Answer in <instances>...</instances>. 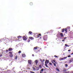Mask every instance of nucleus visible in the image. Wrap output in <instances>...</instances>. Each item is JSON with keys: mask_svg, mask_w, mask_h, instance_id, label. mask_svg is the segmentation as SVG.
Segmentation results:
<instances>
[{"mask_svg": "<svg viewBox=\"0 0 73 73\" xmlns=\"http://www.w3.org/2000/svg\"><path fill=\"white\" fill-rule=\"evenodd\" d=\"M30 73H35L34 72H33V71H30Z\"/></svg>", "mask_w": 73, "mask_h": 73, "instance_id": "32", "label": "nucleus"}, {"mask_svg": "<svg viewBox=\"0 0 73 73\" xmlns=\"http://www.w3.org/2000/svg\"><path fill=\"white\" fill-rule=\"evenodd\" d=\"M27 41H28V42H30V40H29V39L28 40H27Z\"/></svg>", "mask_w": 73, "mask_h": 73, "instance_id": "36", "label": "nucleus"}, {"mask_svg": "<svg viewBox=\"0 0 73 73\" xmlns=\"http://www.w3.org/2000/svg\"><path fill=\"white\" fill-rule=\"evenodd\" d=\"M9 56L11 57H13V54H10L9 55Z\"/></svg>", "mask_w": 73, "mask_h": 73, "instance_id": "15", "label": "nucleus"}, {"mask_svg": "<svg viewBox=\"0 0 73 73\" xmlns=\"http://www.w3.org/2000/svg\"><path fill=\"white\" fill-rule=\"evenodd\" d=\"M28 63L30 65L32 64V60H29L28 61Z\"/></svg>", "mask_w": 73, "mask_h": 73, "instance_id": "4", "label": "nucleus"}, {"mask_svg": "<svg viewBox=\"0 0 73 73\" xmlns=\"http://www.w3.org/2000/svg\"><path fill=\"white\" fill-rule=\"evenodd\" d=\"M23 40H27V38L25 36H23Z\"/></svg>", "mask_w": 73, "mask_h": 73, "instance_id": "7", "label": "nucleus"}, {"mask_svg": "<svg viewBox=\"0 0 73 73\" xmlns=\"http://www.w3.org/2000/svg\"><path fill=\"white\" fill-rule=\"evenodd\" d=\"M30 5L31 6L33 5V3L32 2H31L30 3Z\"/></svg>", "mask_w": 73, "mask_h": 73, "instance_id": "16", "label": "nucleus"}, {"mask_svg": "<svg viewBox=\"0 0 73 73\" xmlns=\"http://www.w3.org/2000/svg\"><path fill=\"white\" fill-rule=\"evenodd\" d=\"M40 60L41 62V63H43V62H43L42 60H41V59H40Z\"/></svg>", "mask_w": 73, "mask_h": 73, "instance_id": "14", "label": "nucleus"}, {"mask_svg": "<svg viewBox=\"0 0 73 73\" xmlns=\"http://www.w3.org/2000/svg\"><path fill=\"white\" fill-rule=\"evenodd\" d=\"M72 61H73V59H72L70 60V62H72Z\"/></svg>", "mask_w": 73, "mask_h": 73, "instance_id": "17", "label": "nucleus"}, {"mask_svg": "<svg viewBox=\"0 0 73 73\" xmlns=\"http://www.w3.org/2000/svg\"><path fill=\"white\" fill-rule=\"evenodd\" d=\"M35 67L36 70H37V71L39 70V67L37 66H36Z\"/></svg>", "mask_w": 73, "mask_h": 73, "instance_id": "5", "label": "nucleus"}, {"mask_svg": "<svg viewBox=\"0 0 73 73\" xmlns=\"http://www.w3.org/2000/svg\"><path fill=\"white\" fill-rule=\"evenodd\" d=\"M17 57H18V56H17L16 55L15 56V60H17Z\"/></svg>", "mask_w": 73, "mask_h": 73, "instance_id": "21", "label": "nucleus"}, {"mask_svg": "<svg viewBox=\"0 0 73 73\" xmlns=\"http://www.w3.org/2000/svg\"><path fill=\"white\" fill-rule=\"evenodd\" d=\"M65 46H68V45L67 44H66L65 45Z\"/></svg>", "mask_w": 73, "mask_h": 73, "instance_id": "37", "label": "nucleus"}, {"mask_svg": "<svg viewBox=\"0 0 73 73\" xmlns=\"http://www.w3.org/2000/svg\"><path fill=\"white\" fill-rule=\"evenodd\" d=\"M9 53H10V54H12V52H9Z\"/></svg>", "mask_w": 73, "mask_h": 73, "instance_id": "38", "label": "nucleus"}, {"mask_svg": "<svg viewBox=\"0 0 73 73\" xmlns=\"http://www.w3.org/2000/svg\"><path fill=\"white\" fill-rule=\"evenodd\" d=\"M71 57V56H70V55H68V57Z\"/></svg>", "mask_w": 73, "mask_h": 73, "instance_id": "39", "label": "nucleus"}, {"mask_svg": "<svg viewBox=\"0 0 73 73\" xmlns=\"http://www.w3.org/2000/svg\"><path fill=\"white\" fill-rule=\"evenodd\" d=\"M8 50L9 51H12V50H13V48H10L8 49Z\"/></svg>", "mask_w": 73, "mask_h": 73, "instance_id": "6", "label": "nucleus"}, {"mask_svg": "<svg viewBox=\"0 0 73 73\" xmlns=\"http://www.w3.org/2000/svg\"><path fill=\"white\" fill-rule=\"evenodd\" d=\"M39 67L40 69H42V67L41 66V65L40 64L39 65Z\"/></svg>", "mask_w": 73, "mask_h": 73, "instance_id": "13", "label": "nucleus"}, {"mask_svg": "<svg viewBox=\"0 0 73 73\" xmlns=\"http://www.w3.org/2000/svg\"><path fill=\"white\" fill-rule=\"evenodd\" d=\"M40 73H42V72L41 71H40Z\"/></svg>", "mask_w": 73, "mask_h": 73, "instance_id": "49", "label": "nucleus"}, {"mask_svg": "<svg viewBox=\"0 0 73 73\" xmlns=\"http://www.w3.org/2000/svg\"><path fill=\"white\" fill-rule=\"evenodd\" d=\"M57 70L58 71V72H60V70L58 68H56Z\"/></svg>", "mask_w": 73, "mask_h": 73, "instance_id": "31", "label": "nucleus"}, {"mask_svg": "<svg viewBox=\"0 0 73 73\" xmlns=\"http://www.w3.org/2000/svg\"><path fill=\"white\" fill-rule=\"evenodd\" d=\"M32 56H33V57H34V56H35V55H34V54H33L32 55Z\"/></svg>", "mask_w": 73, "mask_h": 73, "instance_id": "42", "label": "nucleus"}, {"mask_svg": "<svg viewBox=\"0 0 73 73\" xmlns=\"http://www.w3.org/2000/svg\"><path fill=\"white\" fill-rule=\"evenodd\" d=\"M65 31L66 32V33H67V29H62L61 32H62L64 33V32H65Z\"/></svg>", "mask_w": 73, "mask_h": 73, "instance_id": "3", "label": "nucleus"}, {"mask_svg": "<svg viewBox=\"0 0 73 73\" xmlns=\"http://www.w3.org/2000/svg\"><path fill=\"white\" fill-rule=\"evenodd\" d=\"M8 52H9V50H6V53H8Z\"/></svg>", "mask_w": 73, "mask_h": 73, "instance_id": "24", "label": "nucleus"}, {"mask_svg": "<svg viewBox=\"0 0 73 73\" xmlns=\"http://www.w3.org/2000/svg\"><path fill=\"white\" fill-rule=\"evenodd\" d=\"M45 70V69L42 68V69L40 71H41L42 72H43V70Z\"/></svg>", "mask_w": 73, "mask_h": 73, "instance_id": "22", "label": "nucleus"}, {"mask_svg": "<svg viewBox=\"0 0 73 73\" xmlns=\"http://www.w3.org/2000/svg\"><path fill=\"white\" fill-rule=\"evenodd\" d=\"M39 50L40 48L36 46L34 48L33 50L35 53H37V52H39Z\"/></svg>", "mask_w": 73, "mask_h": 73, "instance_id": "1", "label": "nucleus"}, {"mask_svg": "<svg viewBox=\"0 0 73 73\" xmlns=\"http://www.w3.org/2000/svg\"><path fill=\"white\" fill-rule=\"evenodd\" d=\"M33 70H36V68H34V67H33Z\"/></svg>", "mask_w": 73, "mask_h": 73, "instance_id": "26", "label": "nucleus"}, {"mask_svg": "<svg viewBox=\"0 0 73 73\" xmlns=\"http://www.w3.org/2000/svg\"><path fill=\"white\" fill-rule=\"evenodd\" d=\"M72 73H73V72H72Z\"/></svg>", "mask_w": 73, "mask_h": 73, "instance_id": "53", "label": "nucleus"}, {"mask_svg": "<svg viewBox=\"0 0 73 73\" xmlns=\"http://www.w3.org/2000/svg\"><path fill=\"white\" fill-rule=\"evenodd\" d=\"M3 56V55L1 54H0V57H1V56Z\"/></svg>", "mask_w": 73, "mask_h": 73, "instance_id": "40", "label": "nucleus"}, {"mask_svg": "<svg viewBox=\"0 0 73 73\" xmlns=\"http://www.w3.org/2000/svg\"><path fill=\"white\" fill-rule=\"evenodd\" d=\"M60 61H61V60H62V58H60L59 59Z\"/></svg>", "mask_w": 73, "mask_h": 73, "instance_id": "25", "label": "nucleus"}, {"mask_svg": "<svg viewBox=\"0 0 73 73\" xmlns=\"http://www.w3.org/2000/svg\"><path fill=\"white\" fill-rule=\"evenodd\" d=\"M69 73V71H67V72H64L63 73Z\"/></svg>", "mask_w": 73, "mask_h": 73, "instance_id": "28", "label": "nucleus"}, {"mask_svg": "<svg viewBox=\"0 0 73 73\" xmlns=\"http://www.w3.org/2000/svg\"><path fill=\"white\" fill-rule=\"evenodd\" d=\"M23 57H25V55L24 54H23L22 55Z\"/></svg>", "mask_w": 73, "mask_h": 73, "instance_id": "20", "label": "nucleus"}, {"mask_svg": "<svg viewBox=\"0 0 73 73\" xmlns=\"http://www.w3.org/2000/svg\"><path fill=\"white\" fill-rule=\"evenodd\" d=\"M51 62H52V64H54V62H53V60H52V61H51Z\"/></svg>", "mask_w": 73, "mask_h": 73, "instance_id": "41", "label": "nucleus"}, {"mask_svg": "<svg viewBox=\"0 0 73 73\" xmlns=\"http://www.w3.org/2000/svg\"><path fill=\"white\" fill-rule=\"evenodd\" d=\"M27 66H29V65H27Z\"/></svg>", "mask_w": 73, "mask_h": 73, "instance_id": "52", "label": "nucleus"}, {"mask_svg": "<svg viewBox=\"0 0 73 73\" xmlns=\"http://www.w3.org/2000/svg\"><path fill=\"white\" fill-rule=\"evenodd\" d=\"M26 72H27V71H26Z\"/></svg>", "mask_w": 73, "mask_h": 73, "instance_id": "51", "label": "nucleus"}, {"mask_svg": "<svg viewBox=\"0 0 73 73\" xmlns=\"http://www.w3.org/2000/svg\"><path fill=\"white\" fill-rule=\"evenodd\" d=\"M12 65V63H10V64H9V65Z\"/></svg>", "mask_w": 73, "mask_h": 73, "instance_id": "46", "label": "nucleus"}, {"mask_svg": "<svg viewBox=\"0 0 73 73\" xmlns=\"http://www.w3.org/2000/svg\"><path fill=\"white\" fill-rule=\"evenodd\" d=\"M45 65L47 68H48V66L47 65V64H46V63H45Z\"/></svg>", "mask_w": 73, "mask_h": 73, "instance_id": "23", "label": "nucleus"}, {"mask_svg": "<svg viewBox=\"0 0 73 73\" xmlns=\"http://www.w3.org/2000/svg\"><path fill=\"white\" fill-rule=\"evenodd\" d=\"M66 37H65V38H64V39H66Z\"/></svg>", "mask_w": 73, "mask_h": 73, "instance_id": "45", "label": "nucleus"}, {"mask_svg": "<svg viewBox=\"0 0 73 73\" xmlns=\"http://www.w3.org/2000/svg\"><path fill=\"white\" fill-rule=\"evenodd\" d=\"M29 39H31V40H34V38L32 37H29Z\"/></svg>", "mask_w": 73, "mask_h": 73, "instance_id": "11", "label": "nucleus"}, {"mask_svg": "<svg viewBox=\"0 0 73 73\" xmlns=\"http://www.w3.org/2000/svg\"><path fill=\"white\" fill-rule=\"evenodd\" d=\"M49 64L50 65H52V64L51 63H49Z\"/></svg>", "mask_w": 73, "mask_h": 73, "instance_id": "44", "label": "nucleus"}, {"mask_svg": "<svg viewBox=\"0 0 73 73\" xmlns=\"http://www.w3.org/2000/svg\"><path fill=\"white\" fill-rule=\"evenodd\" d=\"M65 67H68V64H65Z\"/></svg>", "mask_w": 73, "mask_h": 73, "instance_id": "30", "label": "nucleus"}, {"mask_svg": "<svg viewBox=\"0 0 73 73\" xmlns=\"http://www.w3.org/2000/svg\"><path fill=\"white\" fill-rule=\"evenodd\" d=\"M41 34H39V35H37V38H38V37H40V36H41Z\"/></svg>", "mask_w": 73, "mask_h": 73, "instance_id": "12", "label": "nucleus"}, {"mask_svg": "<svg viewBox=\"0 0 73 73\" xmlns=\"http://www.w3.org/2000/svg\"><path fill=\"white\" fill-rule=\"evenodd\" d=\"M70 54H72V55L73 54V53Z\"/></svg>", "mask_w": 73, "mask_h": 73, "instance_id": "47", "label": "nucleus"}, {"mask_svg": "<svg viewBox=\"0 0 73 73\" xmlns=\"http://www.w3.org/2000/svg\"><path fill=\"white\" fill-rule=\"evenodd\" d=\"M67 58V57L62 58V60H65V59H66Z\"/></svg>", "mask_w": 73, "mask_h": 73, "instance_id": "10", "label": "nucleus"}, {"mask_svg": "<svg viewBox=\"0 0 73 73\" xmlns=\"http://www.w3.org/2000/svg\"><path fill=\"white\" fill-rule=\"evenodd\" d=\"M54 57H56V58H57L58 57V56H56V55H55L54 56Z\"/></svg>", "mask_w": 73, "mask_h": 73, "instance_id": "33", "label": "nucleus"}, {"mask_svg": "<svg viewBox=\"0 0 73 73\" xmlns=\"http://www.w3.org/2000/svg\"><path fill=\"white\" fill-rule=\"evenodd\" d=\"M53 62H55V64H57V62H56L55 61V60H53Z\"/></svg>", "mask_w": 73, "mask_h": 73, "instance_id": "27", "label": "nucleus"}, {"mask_svg": "<svg viewBox=\"0 0 73 73\" xmlns=\"http://www.w3.org/2000/svg\"><path fill=\"white\" fill-rule=\"evenodd\" d=\"M53 64H54V66H56V63H54Z\"/></svg>", "mask_w": 73, "mask_h": 73, "instance_id": "35", "label": "nucleus"}, {"mask_svg": "<svg viewBox=\"0 0 73 73\" xmlns=\"http://www.w3.org/2000/svg\"><path fill=\"white\" fill-rule=\"evenodd\" d=\"M43 61H45V60H44V59L43 60Z\"/></svg>", "mask_w": 73, "mask_h": 73, "instance_id": "48", "label": "nucleus"}, {"mask_svg": "<svg viewBox=\"0 0 73 73\" xmlns=\"http://www.w3.org/2000/svg\"><path fill=\"white\" fill-rule=\"evenodd\" d=\"M21 53V51H19L18 52V53Z\"/></svg>", "mask_w": 73, "mask_h": 73, "instance_id": "34", "label": "nucleus"}, {"mask_svg": "<svg viewBox=\"0 0 73 73\" xmlns=\"http://www.w3.org/2000/svg\"><path fill=\"white\" fill-rule=\"evenodd\" d=\"M60 35L61 37H63V34H62V33H61L60 34Z\"/></svg>", "mask_w": 73, "mask_h": 73, "instance_id": "19", "label": "nucleus"}, {"mask_svg": "<svg viewBox=\"0 0 73 73\" xmlns=\"http://www.w3.org/2000/svg\"><path fill=\"white\" fill-rule=\"evenodd\" d=\"M21 37V36H17V37L18 38H20Z\"/></svg>", "mask_w": 73, "mask_h": 73, "instance_id": "29", "label": "nucleus"}, {"mask_svg": "<svg viewBox=\"0 0 73 73\" xmlns=\"http://www.w3.org/2000/svg\"><path fill=\"white\" fill-rule=\"evenodd\" d=\"M46 62L47 64H48V63H49V60H46V61L45 62V63H46Z\"/></svg>", "mask_w": 73, "mask_h": 73, "instance_id": "8", "label": "nucleus"}, {"mask_svg": "<svg viewBox=\"0 0 73 73\" xmlns=\"http://www.w3.org/2000/svg\"><path fill=\"white\" fill-rule=\"evenodd\" d=\"M62 41H64V40H62Z\"/></svg>", "mask_w": 73, "mask_h": 73, "instance_id": "50", "label": "nucleus"}, {"mask_svg": "<svg viewBox=\"0 0 73 73\" xmlns=\"http://www.w3.org/2000/svg\"><path fill=\"white\" fill-rule=\"evenodd\" d=\"M68 52H70V51H71V50H68Z\"/></svg>", "mask_w": 73, "mask_h": 73, "instance_id": "43", "label": "nucleus"}, {"mask_svg": "<svg viewBox=\"0 0 73 73\" xmlns=\"http://www.w3.org/2000/svg\"><path fill=\"white\" fill-rule=\"evenodd\" d=\"M43 39L44 41H46L48 39V35H46L44 36Z\"/></svg>", "mask_w": 73, "mask_h": 73, "instance_id": "2", "label": "nucleus"}, {"mask_svg": "<svg viewBox=\"0 0 73 73\" xmlns=\"http://www.w3.org/2000/svg\"><path fill=\"white\" fill-rule=\"evenodd\" d=\"M29 34H30V35H31V34H32V32L31 31H30L29 32Z\"/></svg>", "mask_w": 73, "mask_h": 73, "instance_id": "18", "label": "nucleus"}, {"mask_svg": "<svg viewBox=\"0 0 73 73\" xmlns=\"http://www.w3.org/2000/svg\"><path fill=\"white\" fill-rule=\"evenodd\" d=\"M35 62L36 64H37V63L38 62V60H36L35 61Z\"/></svg>", "mask_w": 73, "mask_h": 73, "instance_id": "9", "label": "nucleus"}]
</instances>
